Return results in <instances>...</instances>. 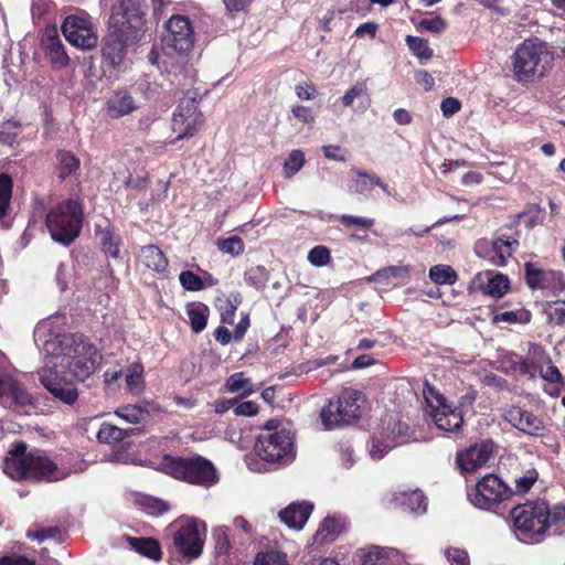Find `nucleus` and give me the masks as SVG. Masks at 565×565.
<instances>
[{
    "mask_svg": "<svg viewBox=\"0 0 565 565\" xmlns=\"http://www.w3.org/2000/svg\"><path fill=\"white\" fill-rule=\"evenodd\" d=\"M62 318L50 317L34 329V341L45 358L67 367L79 381L86 380L98 365L99 355L94 345L82 335L62 332Z\"/></svg>",
    "mask_w": 565,
    "mask_h": 565,
    "instance_id": "nucleus-1",
    "label": "nucleus"
},
{
    "mask_svg": "<svg viewBox=\"0 0 565 565\" xmlns=\"http://www.w3.org/2000/svg\"><path fill=\"white\" fill-rule=\"evenodd\" d=\"M26 446L22 443L12 448L3 461V472L13 480L30 479L57 481L68 476V471L60 469L49 457L41 454H25Z\"/></svg>",
    "mask_w": 565,
    "mask_h": 565,
    "instance_id": "nucleus-2",
    "label": "nucleus"
},
{
    "mask_svg": "<svg viewBox=\"0 0 565 565\" xmlns=\"http://www.w3.org/2000/svg\"><path fill=\"white\" fill-rule=\"evenodd\" d=\"M255 527L242 515L232 520L231 527L220 525L213 529L214 552L221 557H239L244 555L255 540Z\"/></svg>",
    "mask_w": 565,
    "mask_h": 565,
    "instance_id": "nucleus-3",
    "label": "nucleus"
},
{
    "mask_svg": "<svg viewBox=\"0 0 565 565\" xmlns=\"http://www.w3.org/2000/svg\"><path fill=\"white\" fill-rule=\"evenodd\" d=\"M511 514L513 530L520 541L539 543L544 540L550 515V507L546 502L537 501L518 505Z\"/></svg>",
    "mask_w": 565,
    "mask_h": 565,
    "instance_id": "nucleus-4",
    "label": "nucleus"
},
{
    "mask_svg": "<svg viewBox=\"0 0 565 565\" xmlns=\"http://www.w3.org/2000/svg\"><path fill=\"white\" fill-rule=\"evenodd\" d=\"M553 54L537 39L525 40L513 54V74L519 82L544 75L551 67Z\"/></svg>",
    "mask_w": 565,
    "mask_h": 565,
    "instance_id": "nucleus-5",
    "label": "nucleus"
},
{
    "mask_svg": "<svg viewBox=\"0 0 565 565\" xmlns=\"http://www.w3.org/2000/svg\"><path fill=\"white\" fill-rule=\"evenodd\" d=\"M83 210L78 201L65 200L50 210L46 227L51 237L63 245H70L82 228Z\"/></svg>",
    "mask_w": 565,
    "mask_h": 565,
    "instance_id": "nucleus-6",
    "label": "nucleus"
},
{
    "mask_svg": "<svg viewBox=\"0 0 565 565\" xmlns=\"http://www.w3.org/2000/svg\"><path fill=\"white\" fill-rule=\"evenodd\" d=\"M365 405L363 394L354 388H344L335 399H330L321 411V420L327 429L347 425L360 418Z\"/></svg>",
    "mask_w": 565,
    "mask_h": 565,
    "instance_id": "nucleus-7",
    "label": "nucleus"
},
{
    "mask_svg": "<svg viewBox=\"0 0 565 565\" xmlns=\"http://www.w3.org/2000/svg\"><path fill=\"white\" fill-rule=\"evenodd\" d=\"M160 466L167 475L189 483L209 487L216 481L213 465L202 457L185 459L166 456Z\"/></svg>",
    "mask_w": 565,
    "mask_h": 565,
    "instance_id": "nucleus-8",
    "label": "nucleus"
},
{
    "mask_svg": "<svg viewBox=\"0 0 565 565\" xmlns=\"http://www.w3.org/2000/svg\"><path fill=\"white\" fill-rule=\"evenodd\" d=\"M274 420L266 423V433L257 438L255 444L256 454L270 463L288 465L295 458L294 437L290 431L281 429L270 431Z\"/></svg>",
    "mask_w": 565,
    "mask_h": 565,
    "instance_id": "nucleus-9",
    "label": "nucleus"
},
{
    "mask_svg": "<svg viewBox=\"0 0 565 565\" xmlns=\"http://www.w3.org/2000/svg\"><path fill=\"white\" fill-rule=\"evenodd\" d=\"M146 4L143 0H119L111 8L109 30H117L136 38L146 23Z\"/></svg>",
    "mask_w": 565,
    "mask_h": 565,
    "instance_id": "nucleus-10",
    "label": "nucleus"
},
{
    "mask_svg": "<svg viewBox=\"0 0 565 565\" xmlns=\"http://www.w3.org/2000/svg\"><path fill=\"white\" fill-rule=\"evenodd\" d=\"M173 544L185 557L198 558L203 552L206 524L193 518L181 519L175 524Z\"/></svg>",
    "mask_w": 565,
    "mask_h": 565,
    "instance_id": "nucleus-11",
    "label": "nucleus"
},
{
    "mask_svg": "<svg viewBox=\"0 0 565 565\" xmlns=\"http://www.w3.org/2000/svg\"><path fill=\"white\" fill-rule=\"evenodd\" d=\"M195 33L192 22L184 15H172L166 23L162 50L167 55H183L194 45Z\"/></svg>",
    "mask_w": 565,
    "mask_h": 565,
    "instance_id": "nucleus-12",
    "label": "nucleus"
},
{
    "mask_svg": "<svg viewBox=\"0 0 565 565\" xmlns=\"http://www.w3.org/2000/svg\"><path fill=\"white\" fill-rule=\"evenodd\" d=\"M424 396L429 408V415L439 429L450 433L461 427L463 422L461 412L458 407L448 404L439 392L426 385Z\"/></svg>",
    "mask_w": 565,
    "mask_h": 565,
    "instance_id": "nucleus-13",
    "label": "nucleus"
},
{
    "mask_svg": "<svg viewBox=\"0 0 565 565\" xmlns=\"http://www.w3.org/2000/svg\"><path fill=\"white\" fill-rule=\"evenodd\" d=\"M204 118L199 110L194 98H183L177 106L172 117V130L175 138L170 140L174 145L178 140L192 138L202 127Z\"/></svg>",
    "mask_w": 565,
    "mask_h": 565,
    "instance_id": "nucleus-14",
    "label": "nucleus"
},
{
    "mask_svg": "<svg viewBox=\"0 0 565 565\" xmlns=\"http://www.w3.org/2000/svg\"><path fill=\"white\" fill-rule=\"evenodd\" d=\"M511 490L495 475H487L468 491V499L475 507L489 510L509 499Z\"/></svg>",
    "mask_w": 565,
    "mask_h": 565,
    "instance_id": "nucleus-15",
    "label": "nucleus"
},
{
    "mask_svg": "<svg viewBox=\"0 0 565 565\" xmlns=\"http://www.w3.org/2000/svg\"><path fill=\"white\" fill-rule=\"evenodd\" d=\"M57 362L45 358L44 366L40 371V380L43 386L58 401L73 405L78 398V392L72 382L65 381L55 370Z\"/></svg>",
    "mask_w": 565,
    "mask_h": 565,
    "instance_id": "nucleus-16",
    "label": "nucleus"
},
{
    "mask_svg": "<svg viewBox=\"0 0 565 565\" xmlns=\"http://www.w3.org/2000/svg\"><path fill=\"white\" fill-rule=\"evenodd\" d=\"M519 242L508 235H500L493 239L481 238L475 244L476 254L493 266H504L512 256Z\"/></svg>",
    "mask_w": 565,
    "mask_h": 565,
    "instance_id": "nucleus-17",
    "label": "nucleus"
},
{
    "mask_svg": "<svg viewBox=\"0 0 565 565\" xmlns=\"http://www.w3.org/2000/svg\"><path fill=\"white\" fill-rule=\"evenodd\" d=\"M65 39L74 46L89 50L97 45L98 38L90 20L84 15H70L62 25Z\"/></svg>",
    "mask_w": 565,
    "mask_h": 565,
    "instance_id": "nucleus-18",
    "label": "nucleus"
},
{
    "mask_svg": "<svg viewBox=\"0 0 565 565\" xmlns=\"http://www.w3.org/2000/svg\"><path fill=\"white\" fill-rule=\"evenodd\" d=\"M31 395L13 374L0 377V405L20 412L32 406Z\"/></svg>",
    "mask_w": 565,
    "mask_h": 565,
    "instance_id": "nucleus-19",
    "label": "nucleus"
},
{
    "mask_svg": "<svg viewBox=\"0 0 565 565\" xmlns=\"http://www.w3.org/2000/svg\"><path fill=\"white\" fill-rule=\"evenodd\" d=\"M503 417L514 428L526 435L541 436L546 429L542 418L521 407L513 406L505 409Z\"/></svg>",
    "mask_w": 565,
    "mask_h": 565,
    "instance_id": "nucleus-20",
    "label": "nucleus"
},
{
    "mask_svg": "<svg viewBox=\"0 0 565 565\" xmlns=\"http://www.w3.org/2000/svg\"><path fill=\"white\" fill-rule=\"evenodd\" d=\"M492 452V443L475 444L457 455V463L462 471L475 472L489 461Z\"/></svg>",
    "mask_w": 565,
    "mask_h": 565,
    "instance_id": "nucleus-21",
    "label": "nucleus"
},
{
    "mask_svg": "<svg viewBox=\"0 0 565 565\" xmlns=\"http://www.w3.org/2000/svg\"><path fill=\"white\" fill-rule=\"evenodd\" d=\"M406 555L396 548L372 545L361 550V565H401Z\"/></svg>",
    "mask_w": 565,
    "mask_h": 565,
    "instance_id": "nucleus-22",
    "label": "nucleus"
},
{
    "mask_svg": "<svg viewBox=\"0 0 565 565\" xmlns=\"http://www.w3.org/2000/svg\"><path fill=\"white\" fill-rule=\"evenodd\" d=\"M472 282L483 290L484 294L497 299L502 298L510 289V280L508 276L492 270L478 273Z\"/></svg>",
    "mask_w": 565,
    "mask_h": 565,
    "instance_id": "nucleus-23",
    "label": "nucleus"
},
{
    "mask_svg": "<svg viewBox=\"0 0 565 565\" xmlns=\"http://www.w3.org/2000/svg\"><path fill=\"white\" fill-rule=\"evenodd\" d=\"M525 279L531 289L552 290L563 282L559 271L543 270L533 263L525 264Z\"/></svg>",
    "mask_w": 565,
    "mask_h": 565,
    "instance_id": "nucleus-24",
    "label": "nucleus"
},
{
    "mask_svg": "<svg viewBox=\"0 0 565 565\" xmlns=\"http://www.w3.org/2000/svg\"><path fill=\"white\" fill-rule=\"evenodd\" d=\"M134 39L117 30H109V34L103 46V56L111 66H120L126 56V46Z\"/></svg>",
    "mask_w": 565,
    "mask_h": 565,
    "instance_id": "nucleus-25",
    "label": "nucleus"
},
{
    "mask_svg": "<svg viewBox=\"0 0 565 565\" xmlns=\"http://www.w3.org/2000/svg\"><path fill=\"white\" fill-rule=\"evenodd\" d=\"M347 521L341 515H329L319 525L315 540L319 544L331 543L347 530Z\"/></svg>",
    "mask_w": 565,
    "mask_h": 565,
    "instance_id": "nucleus-26",
    "label": "nucleus"
},
{
    "mask_svg": "<svg viewBox=\"0 0 565 565\" xmlns=\"http://www.w3.org/2000/svg\"><path fill=\"white\" fill-rule=\"evenodd\" d=\"M137 109L132 96L126 90L114 92L106 100V111L111 118H120Z\"/></svg>",
    "mask_w": 565,
    "mask_h": 565,
    "instance_id": "nucleus-27",
    "label": "nucleus"
},
{
    "mask_svg": "<svg viewBox=\"0 0 565 565\" xmlns=\"http://www.w3.org/2000/svg\"><path fill=\"white\" fill-rule=\"evenodd\" d=\"M313 505L309 502L291 503L280 511V520L290 529L300 530L311 514Z\"/></svg>",
    "mask_w": 565,
    "mask_h": 565,
    "instance_id": "nucleus-28",
    "label": "nucleus"
},
{
    "mask_svg": "<svg viewBox=\"0 0 565 565\" xmlns=\"http://www.w3.org/2000/svg\"><path fill=\"white\" fill-rule=\"evenodd\" d=\"M396 427L398 437L388 438L382 435L372 437L369 445V455L373 460L382 459L393 447L406 441V438L402 436V433L404 429H407V427L402 425V423L396 424Z\"/></svg>",
    "mask_w": 565,
    "mask_h": 565,
    "instance_id": "nucleus-29",
    "label": "nucleus"
},
{
    "mask_svg": "<svg viewBox=\"0 0 565 565\" xmlns=\"http://www.w3.org/2000/svg\"><path fill=\"white\" fill-rule=\"evenodd\" d=\"M393 501L415 513L425 512L427 507L426 498L418 489L398 490L394 492Z\"/></svg>",
    "mask_w": 565,
    "mask_h": 565,
    "instance_id": "nucleus-30",
    "label": "nucleus"
},
{
    "mask_svg": "<svg viewBox=\"0 0 565 565\" xmlns=\"http://www.w3.org/2000/svg\"><path fill=\"white\" fill-rule=\"evenodd\" d=\"M341 102L344 107L352 108L356 113H364L370 107L371 98L364 84H355L344 93Z\"/></svg>",
    "mask_w": 565,
    "mask_h": 565,
    "instance_id": "nucleus-31",
    "label": "nucleus"
},
{
    "mask_svg": "<svg viewBox=\"0 0 565 565\" xmlns=\"http://www.w3.org/2000/svg\"><path fill=\"white\" fill-rule=\"evenodd\" d=\"M139 260L149 269L157 274H163L168 268V259L163 252L156 245L141 247Z\"/></svg>",
    "mask_w": 565,
    "mask_h": 565,
    "instance_id": "nucleus-32",
    "label": "nucleus"
},
{
    "mask_svg": "<svg viewBox=\"0 0 565 565\" xmlns=\"http://www.w3.org/2000/svg\"><path fill=\"white\" fill-rule=\"evenodd\" d=\"M81 161L71 151L60 150L56 153V172L60 180L77 178L79 174Z\"/></svg>",
    "mask_w": 565,
    "mask_h": 565,
    "instance_id": "nucleus-33",
    "label": "nucleus"
},
{
    "mask_svg": "<svg viewBox=\"0 0 565 565\" xmlns=\"http://www.w3.org/2000/svg\"><path fill=\"white\" fill-rule=\"evenodd\" d=\"M408 274L407 266H391L376 271L371 280L377 285L396 287L408 278Z\"/></svg>",
    "mask_w": 565,
    "mask_h": 565,
    "instance_id": "nucleus-34",
    "label": "nucleus"
},
{
    "mask_svg": "<svg viewBox=\"0 0 565 565\" xmlns=\"http://www.w3.org/2000/svg\"><path fill=\"white\" fill-rule=\"evenodd\" d=\"M186 315L192 331L199 333L206 327L210 309L203 302H190L186 306Z\"/></svg>",
    "mask_w": 565,
    "mask_h": 565,
    "instance_id": "nucleus-35",
    "label": "nucleus"
},
{
    "mask_svg": "<svg viewBox=\"0 0 565 565\" xmlns=\"http://www.w3.org/2000/svg\"><path fill=\"white\" fill-rule=\"evenodd\" d=\"M531 354L534 358H539L542 362H546V366L539 365L540 376L552 384H562V374L559 370L552 364L550 356H547L540 347L533 348Z\"/></svg>",
    "mask_w": 565,
    "mask_h": 565,
    "instance_id": "nucleus-36",
    "label": "nucleus"
},
{
    "mask_svg": "<svg viewBox=\"0 0 565 565\" xmlns=\"http://www.w3.org/2000/svg\"><path fill=\"white\" fill-rule=\"evenodd\" d=\"M96 235L99 238L100 245L105 254L110 257L118 258L119 257V245L120 237L114 233L109 227L103 228L102 226H96Z\"/></svg>",
    "mask_w": 565,
    "mask_h": 565,
    "instance_id": "nucleus-37",
    "label": "nucleus"
},
{
    "mask_svg": "<svg viewBox=\"0 0 565 565\" xmlns=\"http://www.w3.org/2000/svg\"><path fill=\"white\" fill-rule=\"evenodd\" d=\"M44 46L46 56L55 67H64L67 65L70 60L58 38L49 36L44 41Z\"/></svg>",
    "mask_w": 565,
    "mask_h": 565,
    "instance_id": "nucleus-38",
    "label": "nucleus"
},
{
    "mask_svg": "<svg viewBox=\"0 0 565 565\" xmlns=\"http://www.w3.org/2000/svg\"><path fill=\"white\" fill-rule=\"evenodd\" d=\"M128 541L130 546L139 554L153 561H159L161 558V548L156 540L129 537Z\"/></svg>",
    "mask_w": 565,
    "mask_h": 565,
    "instance_id": "nucleus-39",
    "label": "nucleus"
},
{
    "mask_svg": "<svg viewBox=\"0 0 565 565\" xmlns=\"http://www.w3.org/2000/svg\"><path fill=\"white\" fill-rule=\"evenodd\" d=\"M226 390L230 393H241L242 396H248L257 391L249 379L244 373L232 374L226 381Z\"/></svg>",
    "mask_w": 565,
    "mask_h": 565,
    "instance_id": "nucleus-40",
    "label": "nucleus"
},
{
    "mask_svg": "<svg viewBox=\"0 0 565 565\" xmlns=\"http://www.w3.org/2000/svg\"><path fill=\"white\" fill-rule=\"evenodd\" d=\"M131 430H126L109 423H103L97 433L100 443L114 444L124 440L130 436Z\"/></svg>",
    "mask_w": 565,
    "mask_h": 565,
    "instance_id": "nucleus-41",
    "label": "nucleus"
},
{
    "mask_svg": "<svg viewBox=\"0 0 565 565\" xmlns=\"http://www.w3.org/2000/svg\"><path fill=\"white\" fill-rule=\"evenodd\" d=\"M127 388L134 394H140L145 387L143 366L141 363L135 362L130 364L126 371Z\"/></svg>",
    "mask_w": 565,
    "mask_h": 565,
    "instance_id": "nucleus-42",
    "label": "nucleus"
},
{
    "mask_svg": "<svg viewBox=\"0 0 565 565\" xmlns=\"http://www.w3.org/2000/svg\"><path fill=\"white\" fill-rule=\"evenodd\" d=\"M253 565H290L288 555L279 550L269 548L255 555Z\"/></svg>",
    "mask_w": 565,
    "mask_h": 565,
    "instance_id": "nucleus-43",
    "label": "nucleus"
},
{
    "mask_svg": "<svg viewBox=\"0 0 565 565\" xmlns=\"http://www.w3.org/2000/svg\"><path fill=\"white\" fill-rule=\"evenodd\" d=\"M115 414L129 424H139L148 417V412L138 405L120 406Z\"/></svg>",
    "mask_w": 565,
    "mask_h": 565,
    "instance_id": "nucleus-44",
    "label": "nucleus"
},
{
    "mask_svg": "<svg viewBox=\"0 0 565 565\" xmlns=\"http://www.w3.org/2000/svg\"><path fill=\"white\" fill-rule=\"evenodd\" d=\"M531 319V313L524 308L499 312L493 316V322L500 323H527Z\"/></svg>",
    "mask_w": 565,
    "mask_h": 565,
    "instance_id": "nucleus-45",
    "label": "nucleus"
},
{
    "mask_svg": "<svg viewBox=\"0 0 565 565\" xmlns=\"http://www.w3.org/2000/svg\"><path fill=\"white\" fill-rule=\"evenodd\" d=\"M430 279L439 285H452L458 276L456 271L448 265H436L429 269Z\"/></svg>",
    "mask_w": 565,
    "mask_h": 565,
    "instance_id": "nucleus-46",
    "label": "nucleus"
},
{
    "mask_svg": "<svg viewBox=\"0 0 565 565\" xmlns=\"http://www.w3.org/2000/svg\"><path fill=\"white\" fill-rule=\"evenodd\" d=\"M305 164V153L299 150H292L288 158L285 160L282 166V172L285 178H291L301 170Z\"/></svg>",
    "mask_w": 565,
    "mask_h": 565,
    "instance_id": "nucleus-47",
    "label": "nucleus"
},
{
    "mask_svg": "<svg viewBox=\"0 0 565 565\" xmlns=\"http://www.w3.org/2000/svg\"><path fill=\"white\" fill-rule=\"evenodd\" d=\"M406 43L412 53L420 60H429L433 56V50L428 46L426 40L407 35Z\"/></svg>",
    "mask_w": 565,
    "mask_h": 565,
    "instance_id": "nucleus-48",
    "label": "nucleus"
},
{
    "mask_svg": "<svg viewBox=\"0 0 565 565\" xmlns=\"http://www.w3.org/2000/svg\"><path fill=\"white\" fill-rule=\"evenodd\" d=\"M375 184H380V178L375 174L358 171L353 180L354 191L361 194L370 192Z\"/></svg>",
    "mask_w": 565,
    "mask_h": 565,
    "instance_id": "nucleus-49",
    "label": "nucleus"
},
{
    "mask_svg": "<svg viewBox=\"0 0 565 565\" xmlns=\"http://www.w3.org/2000/svg\"><path fill=\"white\" fill-rule=\"evenodd\" d=\"M12 196V179L10 175L0 174V217L7 213Z\"/></svg>",
    "mask_w": 565,
    "mask_h": 565,
    "instance_id": "nucleus-50",
    "label": "nucleus"
},
{
    "mask_svg": "<svg viewBox=\"0 0 565 565\" xmlns=\"http://www.w3.org/2000/svg\"><path fill=\"white\" fill-rule=\"evenodd\" d=\"M217 248L224 254L237 256L244 252V243L238 236H231L225 239H217Z\"/></svg>",
    "mask_w": 565,
    "mask_h": 565,
    "instance_id": "nucleus-51",
    "label": "nucleus"
},
{
    "mask_svg": "<svg viewBox=\"0 0 565 565\" xmlns=\"http://www.w3.org/2000/svg\"><path fill=\"white\" fill-rule=\"evenodd\" d=\"M444 555L450 565H470V557L466 550L455 546L445 548Z\"/></svg>",
    "mask_w": 565,
    "mask_h": 565,
    "instance_id": "nucleus-52",
    "label": "nucleus"
},
{
    "mask_svg": "<svg viewBox=\"0 0 565 565\" xmlns=\"http://www.w3.org/2000/svg\"><path fill=\"white\" fill-rule=\"evenodd\" d=\"M179 280L181 286L189 291H199L204 288L202 278L191 270L181 271Z\"/></svg>",
    "mask_w": 565,
    "mask_h": 565,
    "instance_id": "nucleus-53",
    "label": "nucleus"
},
{
    "mask_svg": "<svg viewBox=\"0 0 565 565\" xmlns=\"http://www.w3.org/2000/svg\"><path fill=\"white\" fill-rule=\"evenodd\" d=\"M331 259L330 250L326 246H316L310 249L308 260L311 265L321 267L327 265Z\"/></svg>",
    "mask_w": 565,
    "mask_h": 565,
    "instance_id": "nucleus-54",
    "label": "nucleus"
},
{
    "mask_svg": "<svg viewBox=\"0 0 565 565\" xmlns=\"http://www.w3.org/2000/svg\"><path fill=\"white\" fill-rule=\"evenodd\" d=\"M291 114L295 119L309 127H313L316 122V116L311 108L303 105H295L291 107Z\"/></svg>",
    "mask_w": 565,
    "mask_h": 565,
    "instance_id": "nucleus-55",
    "label": "nucleus"
},
{
    "mask_svg": "<svg viewBox=\"0 0 565 565\" xmlns=\"http://www.w3.org/2000/svg\"><path fill=\"white\" fill-rule=\"evenodd\" d=\"M340 223L347 227H359L363 230H367L373 226L374 221L367 217L353 216V215H342L340 217Z\"/></svg>",
    "mask_w": 565,
    "mask_h": 565,
    "instance_id": "nucleus-56",
    "label": "nucleus"
},
{
    "mask_svg": "<svg viewBox=\"0 0 565 565\" xmlns=\"http://www.w3.org/2000/svg\"><path fill=\"white\" fill-rule=\"evenodd\" d=\"M446 22L440 17L430 19H423L419 22V28L431 33H441L446 30Z\"/></svg>",
    "mask_w": 565,
    "mask_h": 565,
    "instance_id": "nucleus-57",
    "label": "nucleus"
},
{
    "mask_svg": "<svg viewBox=\"0 0 565 565\" xmlns=\"http://www.w3.org/2000/svg\"><path fill=\"white\" fill-rule=\"evenodd\" d=\"M537 479V473L534 470L527 471L523 477L515 480V488L518 492L525 493L534 484Z\"/></svg>",
    "mask_w": 565,
    "mask_h": 565,
    "instance_id": "nucleus-58",
    "label": "nucleus"
},
{
    "mask_svg": "<svg viewBox=\"0 0 565 565\" xmlns=\"http://www.w3.org/2000/svg\"><path fill=\"white\" fill-rule=\"evenodd\" d=\"M295 93L301 100H311L317 96V88L312 84L301 83L296 85Z\"/></svg>",
    "mask_w": 565,
    "mask_h": 565,
    "instance_id": "nucleus-59",
    "label": "nucleus"
},
{
    "mask_svg": "<svg viewBox=\"0 0 565 565\" xmlns=\"http://www.w3.org/2000/svg\"><path fill=\"white\" fill-rule=\"evenodd\" d=\"M258 413V405L253 401H246L234 407L236 416H254Z\"/></svg>",
    "mask_w": 565,
    "mask_h": 565,
    "instance_id": "nucleus-60",
    "label": "nucleus"
},
{
    "mask_svg": "<svg viewBox=\"0 0 565 565\" xmlns=\"http://www.w3.org/2000/svg\"><path fill=\"white\" fill-rule=\"evenodd\" d=\"M564 525L565 524V505H555L550 509L548 515V527L551 525Z\"/></svg>",
    "mask_w": 565,
    "mask_h": 565,
    "instance_id": "nucleus-61",
    "label": "nucleus"
},
{
    "mask_svg": "<svg viewBox=\"0 0 565 565\" xmlns=\"http://www.w3.org/2000/svg\"><path fill=\"white\" fill-rule=\"evenodd\" d=\"M440 109L444 116L449 117L460 109V103L456 98L448 97L441 102Z\"/></svg>",
    "mask_w": 565,
    "mask_h": 565,
    "instance_id": "nucleus-62",
    "label": "nucleus"
},
{
    "mask_svg": "<svg viewBox=\"0 0 565 565\" xmlns=\"http://www.w3.org/2000/svg\"><path fill=\"white\" fill-rule=\"evenodd\" d=\"M226 9L231 12H238L245 10L252 0H223Z\"/></svg>",
    "mask_w": 565,
    "mask_h": 565,
    "instance_id": "nucleus-63",
    "label": "nucleus"
},
{
    "mask_svg": "<svg viewBox=\"0 0 565 565\" xmlns=\"http://www.w3.org/2000/svg\"><path fill=\"white\" fill-rule=\"evenodd\" d=\"M70 276V270L66 265L61 264L56 271V280L61 288V290L66 289L67 287V278Z\"/></svg>",
    "mask_w": 565,
    "mask_h": 565,
    "instance_id": "nucleus-64",
    "label": "nucleus"
}]
</instances>
